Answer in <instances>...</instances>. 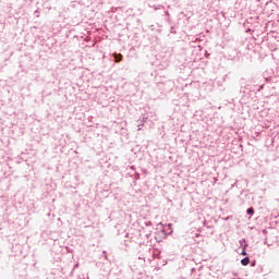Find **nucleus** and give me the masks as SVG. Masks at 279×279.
Listing matches in <instances>:
<instances>
[{
    "label": "nucleus",
    "instance_id": "f257e3e1",
    "mask_svg": "<svg viewBox=\"0 0 279 279\" xmlns=\"http://www.w3.org/2000/svg\"><path fill=\"white\" fill-rule=\"evenodd\" d=\"M114 62H121L123 60V54L121 53H113Z\"/></svg>",
    "mask_w": 279,
    "mask_h": 279
},
{
    "label": "nucleus",
    "instance_id": "39448f33",
    "mask_svg": "<svg viewBox=\"0 0 279 279\" xmlns=\"http://www.w3.org/2000/svg\"><path fill=\"white\" fill-rule=\"evenodd\" d=\"M144 124L137 125V130L141 131Z\"/></svg>",
    "mask_w": 279,
    "mask_h": 279
},
{
    "label": "nucleus",
    "instance_id": "20e7f679",
    "mask_svg": "<svg viewBox=\"0 0 279 279\" xmlns=\"http://www.w3.org/2000/svg\"><path fill=\"white\" fill-rule=\"evenodd\" d=\"M247 247V244L243 246V251L241 253V256H247V252H245V248Z\"/></svg>",
    "mask_w": 279,
    "mask_h": 279
},
{
    "label": "nucleus",
    "instance_id": "423d86ee",
    "mask_svg": "<svg viewBox=\"0 0 279 279\" xmlns=\"http://www.w3.org/2000/svg\"><path fill=\"white\" fill-rule=\"evenodd\" d=\"M245 243V239L240 240V245H243Z\"/></svg>",
    "mask_w": 279,
    "mask_h": 279
},
{
    "label": "nucleus",
    "instance_id": "0eeeda50",
    "mask_svg": "<svg viewBox=\"0 0 279 279\" xmlns=\"http://www.w3.org/2000/svg\"><path fill=\"white\" fill-rule=\"evenodd\" d=\"M204 226H205L206 228H210V227H208V222H206V221H204Z\"/></svg>",
    "mask_w": 279,
    "mask_h": 279
},
{
    "label": "nucleus",
    "instance_id": "f03ea898",
    "mask_svg": "<svg viewBox=\"0 0 279 279\" xmlns=\"http://www.w3.org/2000/svg\"><path fill=\"white\" fill-rule=\"evenodd\" d=\"M241 265H243V267H247V265H250V257H244L241 259Z\"/></svg>",
    "mask_w": 279,
    "mask_h": 279
},
{
    "label": "nucleus",
    "instance_id": "7ed1b4c3",
    "mask_svg": "<svg viewBox=\"0 0 279 279\" xmlns=\"http://www.w3.org/2000/svg\"><path fill=\"white\" fill-rule=\"evenodd\" d=\"M246 213H247V215H250L251 217L254 216V209H253V207L247 208Z\"/></svg>",
    "mask_w": 279,
    "mask_h": 279
}]
</instances>
